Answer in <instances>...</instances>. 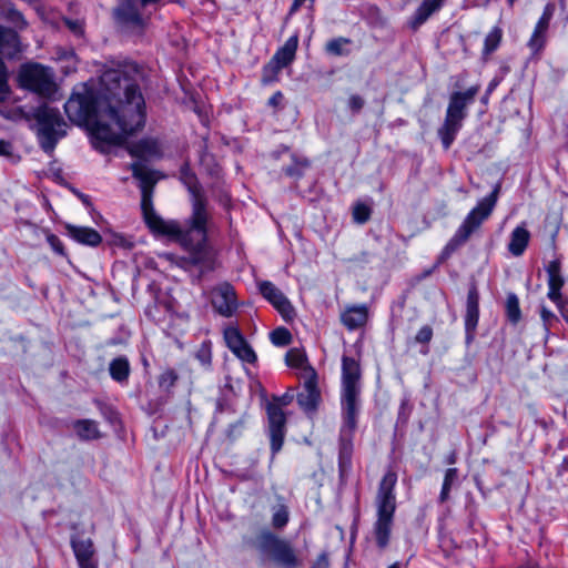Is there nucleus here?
<instances>
[{"label": "nucleus", "mask_w": 568, "mask_h": 568, "mask_svg": "<svg viewBox=\"0 0 568 568\" xmlns=\"http://www.w3.org/2000/svg\"><path fill=\"white\" fill-rule=\"evenodd\" d=\"M105 95L97 99L85 84L75 88L64 104L70 121L92 125L94 138L108 144H120L128 136L142 130L145 123V104L136 84L119 70H108L101 75Z\"/></svg>", "instance_id": "obj_1"}, {"label": "nucleus", "mask_w": 568, "mask_h": 568, "mask_svg": "<svg viewBox=\"0 0 568 568\" xmlns=\"http://www.w3.org/2000/svg\"><path fill=\"white\" fill-rule=\"evenodd\" d=\"M133 176L140 180L142 193L141 209L149 229L156 234L165 235L190 252L203 250L207 239V200L197 183L196 176L187 169L181 170V181L191 194L192 213L183 229L176 221H165L156 214L152 205V189L155 184L153 174L140 163L131 165Z\"/></svg>", "instance_id": "obj_2"}, {"label": "nucleus", "mask_w": 568, "mask_h": 568, "mask_svg": "<svg viewBox=\"0 0 568 568\" xmlns=\"http://www.w3.org/2000/svg\"><path fill=\"white\" fill-rule=\"evenodd\" d=\"M362 371L359 362L344 355L342 357L341 412L342 425L338 435V462L343 470L351 464L353 438L357 428L361 405Z\"/></svg>", "instance_id": "obj_3"}, {"label": "nucleus", "mask_w": 568, "mask_h": 568, "mask_svg": "<svg viewBox=\"0 0 568 568\" xmlns=\"http://www.w3.org/2000/svg\"><path fill=\"white\" fill-rule=\"evenodd\" d=\"M397 475L387 470L381 479L375 497L376 520L374 523V536L379 548L384 549L389 544L390 532L396 510L395 486Z\"/></svg>", "instance_id": "obj_4"}, {"label": "nucleus", "mask_w": 568, "mask_h": 568, "mask_svg": "<svg viewBox=\"0 0 568 568\" xmlns=\"http://www.w3.org/2000/svg\"><path fill=\"white\" fill-rule=\"evenodd\" d=\"M287 366L298 369L297 376L301 389L296 395L298 406L310 416H313L320 404V387L316 369L310 365L303 351L290 349L285 355Z\"/></svg>", "instance_id": "obj_5"}, {"label": "nucleus", "mask_w": 568, "mask_h": 568, "mask_svg": "<svg viewBox=\"0 0 568 568\" xmlns=\"http://www.w3.org/2000/svg\"><path fill=\"white\" fill-rule=\"evenodd\" d=\"M479 90L480 85L476 84L465 92L457 91L450 94L444 123L438 129V136L445 150H448L455 141L467 116V106L474 102Z\"/></svg>", "instance_id": "obj_6"}, {"label": "nucleus", "mask_w": 568, "mask_h": 568, "mask_svg": "<svg viewBox=\"0 0 568 568\" xmlns=\"http://www.w3.org/2000/svg\"><path fill=\"white\" fill-rule=\"evenodd\" d=\"M497 197L498 186L495 187L488 196L481 199L477 205L466 215L463 223L446 244L444 254L449 255L469 240L471 234L476 232L493 213V210L497 203Z\"/></svg>", "instance_id": "obj_7"}, {"label": "nucleus", "mask_w": 568, "mask_h": 568, "mask_svg": "<svg viewBox=\"0 0 568 568\" xmlns=\"http://www.w3.org/2000/svg\"><path fill=\"white\" fill-rule=\"evenodd\" d=\"M39 139L44 152L51 153L59 139L65 135V123L58 110L41 108L37 113Z\"/></svg>", "instance_id": "obj_8"}, {"label": "nucleus", "mask_w": 568, "mask_h": 568, "mask_svg": "<svg viewBox=\"0 0 568 568\" xmlns=\"http://www.w3.org/2000/svg\"><path fill=\"white\" fill-rule=\"evenodd\" d=\"M19 80L23 88L41 95H51L55 90L52 74L47 68L38 63L22 65L19 72Z\"/></svg>", "instance_id": "obj_9"}, {"label": "nucleus", "mask_w": 568, "mask_h": 568, "mask_svg": "<svg viewBox=\"0 0 568 568\" xmlns=\"http://www.w3.org/2000/svg\"><path fill=\"white\" fill-rule=\"evenodd\" d=\"M258 549L263 554L271 555L277 564L286 568H292L296 565V557L291 546L270 531H264L260 535Z\"/></svg>", "instance_id": "obj_10"}, {"label": "nucleus", "mask_w": 568, "mask_h": 568, "mask_svg": "<svg viewBox=\"0 0 568 568\" xmlns=\"http://www.w3.org/2000/svg\"><path fill=\"white\" fill-rule=\"evenodd\" d=\"M223 337L229 349L241 361L254 363L256 354L245 341L244 336L236 326H227L224 328Z\"/></svg>", "instance_id": "obj_11"}, {"label": "nucleus", "mask_w": 568, "mask_h": 568, "mask_svg": "<svg viewBox=\"0 0 568 568\" xmlns=\"http://www.w3.org/2000/svg\"><path fill=\"white\" fill-rule=\"evenodd\" d=\"M211 302L214 310L224 317H231L237 308L235 291L229 283H223L212 291Z\"/></svg>", "instance_id": "obj_12"}, {"label": "nucleus", "mask_w": 568, "mask_h": 568, "mask_svg": "<svg viewBox=\"0 0 568 568\" xmlns=\"http://www.w3.org/2000/svg\"><path fill=\"white\" fill-rule=\"evenodd\" d=\"M267 417L270 424L271 448L273 453H277L281 450L283 445L286 416L278 405L268 404Z\"/></svg>", "instance_id": "obj_13"}, {"label": "nucleus", "mask_w": 568, "mask_h": 568, "mask_svg": "<svg viewBox=\"0 0 568 568\" xmlns=\"http://www.w3.org/2000/svg\"><path fill=\"white\" fill-rule=\"evenodd\" d=\"M260 291L262 295L274 305L285 321H290L294 317V308L290 301L271 282L261 283Z\"/></svg>", "instance_id": "obj_14"}, {"label": "nucleus", "mask_w": 568, "mask_h": 568, "mask_svg": "<svg viewBox=\"0 0 568 568\" xmlns=\"http://www.w3.org/2000/svg\"><path fill=\"white\" fill-rule=\"evenodd\" d=\"M114 17L119 24L130 29H141L144 26V19L136 9L134 0H122L114 9Z\"/></svg>", "instance_id": "obj_15"}, {"label": "nucleus", "mask_w": 568, "mask_h": 568, "mask_svg": "<svg viewBox=\"0 0 568 568\" xmlns=\"http://www.w3.org/2000/svg\"><path fill=\"white\" fill-rule=\"evenodd\" d=\"M546 272L548 275V298L554 302L556 305H560L561 301H564L561 295V288L565 284V280L561 275V264L559 260H554L549 262L546 267Z\"/></svg>", "instance_id": "obj_16"}, {"label": "nucleus", "mask_w": 568, "mask_h": 568, "mask_svg": "<svg viewBox=\"0 0 568 568\" xmlns=\"http://www.w3.org/2000/svg\"><path fill=\"white\" fill-rule=\"evenodd\" d=\"M479 320V294L476 286H473L467 294L466 314H465V329L467 342L474 337Z\"/></svg>", "instance_id": "obj_17"}, {"label": "nucleus", "mask_w": 568, "mask_h": 568, "mask_svg": "<svg viewBox=\"0 0 568 568\" xmlns=\"http://www.w3.org/2000/svg\"><path fill=\"white\" fill-rule=\"evenodd\" d=\"M342 323L351 331L364 326L368 320L365 304L347 306L341 315Z\"/></svg>", "instance_id": "obj_18"}, {"label": "nucleus", "mask_w": 568, "mask_h": 568, "mask_svg": "<svg viewBox=\"0 0 568 568\" xmlns=\"http://www.w3.org/2000/svg\"><path fill=\"white\" fill-rule=\"evenodd\" d=\"M72 548L80 568H97L92 559L94 550L90 538L73 539Z\"/></svg>", "instance_id": "obj_19"}, {"label": "nucleus", "mask_w": 568, "mask_h": 568, "mask_svg": "<svg viewBox=\"0 0 568 568\" xmlns=\"http://www.w3.org/2000/svg\"><path fill=\"white\" fill-rule=\"evenodd\" d=\"M444 4L438 0H423L409 20V27L417 30L432 14L439 11Z\"/></svg>", "instance_id": "obj_20"}, {"label": "nucleus", "mask_w": 568, "mask_h": 568, "mask_svg": "<svg viewBox=\"0 0 568 568\" xmlns=\"http://www.w3.org/2000/svg\"><path fill=\"white\" fill-rule=\"evenodd\" d=\"M550 20V18H546V16L541 14L535 26L534 32L527 43L534 54L539 53L545 47L546 33L549 28Z\"/></svg>", "instance_id": "obj_21"}, {"label": "nucleus", "mask_w": 568, "mask_h": 568, "mask_svg": "<svg viewBox=\"0 0 568 568\" xmlns=\"http://www.w3.org/2000/svg\"><path fill=\"white\" fill-rule=\"evenodd\" d=\"M68 233L77 242L90 246H97L101 243V235L91 227L67 225Z\"/></svg>", "instance_id": "obj_22"}, {"label": "nucleus", "mask_w": 568, "mask_h": 568, "mask_svg": "<svg viewBox=\"0 0 568 568\" xmlns=\"http://www.w3.org/2000/svg\"><path fill=\"white\" fill-rule=\"evenodd\" d=\"M530 233L525 225L517 226L510 234L508 251L514 256H520L528 246Z\"/></svg>", "instance_id": "obj_23"}, {"label": "nucleus", "mask_w": 568, "mask_h": 568, "mask_svg": "<svg viewBox=\"0 0 568 568\" xmlns=\"http://www.w3.org/2000/svg\"><path fill=\"white\" fill-rule=\"evenodd\" d=\"M297 43L298 40L296 36L288 38L283 47H281L272 57L274 62L282 64L284 68L290 65L295 58Z\"/></svg>", "instance_id": "obj_24"}, {"label": "nucleus", "mask_w": 568, "mask_h": 568, "mask_svg": "<svg viewBox=\"0 0 568 568\" xmlns=\"http://www.w3.org/2000/svg\"><path fill=\"white\" fill-rule=\"evenodd\" d=\"M131 155L136 158H149L158 154V144L154 140L144 139L129 148Z\"/></svg>", "instance_id": "obj_25"}, {"label": "nucleus", "mask_w": 568, "mask_h": 568, "mask_svg": "<svg viewBox=\"0 0 568 568\" xmlns=\"http://www.w3.org/2000/svg\"><path fill=\"white\" fill-rule=\"evenodd\" d=\"M74 429L82 439H95L100 437L98 424L90 419L77 422Z\"/></svg>", "instance_id": "obj_26"}, {"label": "nucleus", "mask_w": 568, "mask_h": 568, "mask_svg": "<svg viewBox=\"0 0 568 568\" xmlns=\"http://www.w3.org/2000/svg\"><path fill=\"white\" fill-rule=\"evenodd\" d=\"M503 39V30L499 27H494L485 38L483 55L488 57L495 52Z\"/></svg>", "instance_id": "obj_27"}, {"label": "nucleus", "mask_w": 568, "mask_h": 568, "mask_svg": "<svg viewBox=\"0 0 568 568\" xmlns=\"http://www.w3.org/2000/svg\"><path fill=\"white\" fill-rule=\"evenodd\" d=\"M130 372L129 362L126 358L119 357L111 362L110 374L112 378L122 382L128 378Z\"/></svg>", "instance_id": "obj_28"}, {"label": "nucleus", "mask_w": 568, "mask_h": 568, "mask_svg": "<svg viewBox=\"0 0 568 568\" xmlns=\"http://www.w3.org/2000/svg\"><path fill=\"white\" fill-rule=\"evenodd\" d=\"M506 315L513 324H517L521 318L519 300L516 294L509 293L506 298Z\"/></svg>", "instance_id": "obj_29"}, {"label": "nucleus", "mask_w": 568, "mask_h": 568, "mask_svg": "<svg viewBox=\"0 0 568 568\" xmlns=\"http://www.w3.org/2000/svg\"><path fill=\"white\" fill-rule=\"evenodd\" d=\"M458 470L457 468H448L445 473L442 491L439 495V500L442 503L446 501L449 497V491L452 486L457 481Z\"/></svg>", "instance_id": "obj_30"}, {"label": "nucleus", "mask_w": 568, "mask_h": 568, "mask_svg": "<svg viewBox=\"0 0 568 568\" xmlns=\"http://www.w3.org/2000/svg\"><path fill=\"white\" fill-rule=\"evenodd\" d=\"M282 69H284L282 64L274 62V59H271L263 68L262 82L264 84H270L276 81Z\"/></svg>", "instance_id": "obj_31"}, {"label": "nucleus", "mask_w": 568, "mask_h": 568, "mask_svg": "<svg viewBox=\"0 0 568 568\" xmlns=\"http://www.w3.org/2000/svg\"><path fill=\"white\" fill-rule=\"evenodd\" d=\"M272 525L275 528L284 527L288 521V509L284 504H276L272 508Z\"/></svg>", "instance_id": "obj_32"}, {"label": "nucleus", "mask_w": 568, "mask_h": 568, "mask_svg": "<svg viewBox=\"0 0 568 568\" xmlns=\"http://www.w3.org/2000/svg\"><path fill=\"white\" fill-rule=\"evenodd\" d=\"M349 43L351 40L346 38L334 39L326 44V51L333 55H346L349 53Z\"/></svg>", "instance_id": "obj_33"}, {"label": "nucleus", "mask_w": 568, "mask_h": 568, "mask_svg": "<svg viewBox=\"0 0 568 568\" xmlns=\"http://www.w3.org/2000/svg\"><path fill=\"white\" fill-rule=\"evenodd\" d=\"M372 209L369 205L363 202H357L353 206V220L357 224H364L371 219Z\"/></svg>", "instance_id": "obj_34"}, {"label": "nucleus", "mask_w": 568, "mask_h": 568, "mask_svg": "<svg viewBox=\"0 0 568 568\" xmlns=\"http://www.w3.org/2000/svg\"><path fill=\"white\" fill-rule=\"evenodd\" d=\"M270 338L275 346H286L292 342V334L285 327H277L271 332Z\"/></svg>", "instance_id": "obj_35"}, {"label": "nucleus", "mask_w": 568, "mask_h": 568, "mask_svg": "<svg viewBox=\"0 0 568 568\" xmlns=\"http://www.w3.org/2000/svg\"><path fill=\"white\" fill-rule=\"evenodd\" d=\"M308 169L306 160H294V165L285 168V173L288 176L295 178L302 175Z\"/></svg>", "instance_id": "obj_36"}, {"label": "nucleus", "mask_w": 568, "mask_h": 568, "mask_svg": "<svg viewBox=\"0 0 568 568\" xmlns=\"http://www.w3.org/2000/svg\"><path fill=\"white\" fill-rule=\"evenodd\" d=\"M178 379V374L173 369L164 371L159 378V385L163 388L172 387Z\"/></svg>", "instance_id": "obj_37"}, {"label": "nucleus", "mask_w": 568, "mask_h": 568, "mask_svg": "<svg viewBox=\"0 0 568 568\" xmlns=\"http://www.w3.org/2000/svg\"><path fill=\"white\" fill-rule=\"evenodd\" d=\"M540 317L542 320L546 332H549L554 323L558 322V317L546 306H541Z\"/></svg>", "instance_id": "obj_38"}, {"label": "nucleus", "mask_w": 568, "mask_h": 568, "mask_svg": "<svg viewBox=\"0 0 568 568\" xmlns=\"http://www.w3.org/2000/svg\"><path fill=\"white\" fill-rule=\"evenodd\" d=\"M433 338V328L429 325L420 327L415 336V341L420 344H427Z\"/></svg>", "instance_id": "obj_39"}, {"label": "nucleus", "mask_w": 568, "mask_h": 568, "mask_svg": "<svg viewBox=\"0 0 568 568\" xmlns=\"http://www.w3.org/2000/svg\"><path fill=\"white\" fill-rule=\"evenodd\" d=\"M47 241L51 248L59 255H64V247L60 239L54 234H48Z\"/></svg>", "instance_id": "obj_40"}, {"label": "nucleus", "mask_w": 568, "mask_h": 568, "mask_svg": "<svg viewBox=\"0 0 568 568\" xmlns=\"http://www.w3.org/2000/svg\"><path fill=\"white\" fill-rule=\"evenodd\" d=\"M8 19L20 29H23L27 26V22L24 21L22 14L18 10L10 9L8 11Z\"/></svg>", "instance_id": "obj_41"}, {"label": "nucleus", "mask_w": 568, "mask_h": 568, "mask_svg": "<svg viewBox=\"0 0 568 568\" xmlns=\"http://www.w3.org/2000/svg\"><path fill=\"white\" fill-rule=\"evenodd\" d=\"M364 105V100L359 95H351L348 99V106L352 111L358 112Z\"/></svg>", "instance_id": "obj_42"}, {"label": "nucleus", "mask_w": 568, "mask_h": 568, "mask_svg": "<svg viewBox=\"0 0 568 568\" xmlns=\"http://www.w3.org/2000/svg\"><path fill=\"white\" fill-rule=\"evenodd\" d=\"M64 22L74 34L81 36L83 33V26L79 20L67 19Z\"/></svg>", "instance_id": "obj_43"}, {"label": "nucleus", "mask_w": 568, "mask_h": 568, "mask_svg": "<svg viewBox=\"0 0 568 568\" xmlns=\"http://www.w3.org/2000/svg\"><path fill=\"white\" fill-rule=\"evenodd\" d=\"M499 79L495 78L493 79L488 87H487V90H486V93L484 94V97L481 98V102L484 104H487L488 103V100H489V95L491 94V92L498 87L499 84Z\"/></svg>", "instance_id": "obj_44"}, {"label": "nucleus", "mask_w": 568, "mask_h": 568, "mask_svg": "<svg viewBox=\"0 0 568 568\" xmlns=\"http://www.w3.org/2000/svg\"><path fill=\"white\" fill-rule=\"evenodd\" d=\"M283 101V94L282 92L277 91L275 92L268 100V104L273 108H277L281 105Z\"/></svg>", "instance_id": "obj_45"}, {"label": "nucleus", "mask_w": 568, "mask_h": 568, "mask_svg": "<svg viewBox=\"0 0 568 568\" xmlns=\"http://www.w3.org/2000/svg\"><path fill=\"white\" fill-rule=\"evenodd\" d=\"M12 154V145L9 142L0 141V155L10 156Z\"/></svg>", "instance_id": "obj_46"}, {"label": "nucleus", "mask_w": 568, "mask_h": 568, "mask_svg": "<svg viewBox=\"0 0 568 568\" xmlns=\"http://www.w3.org/2000/svg\"><path fill=\"white\" fill-rule=\"evenodd\" d=\"M567 302L564 300L561 301L560 305H556L562 316V318L567 322L568 324V308H567Z\"/></svg>", "instance_id": "obj_47"}, {"label": "nucleus", "mask_w": 568, "mask_h": 568, "mask_svg": "<svg viewBox=\"0 0 568 568\" xmlns=\"http://www.w3.org/2000/svg\"><path fill=\"white\" fill-rule=\"evenodd\" d=\"M555 13V4L554 3H547L544 8L542 16H546V18H552Z\"/></svg>", "instance_id": "obj_48"}, {"label": "nucleus", "mask_w": 568, "mask_h": 568, "mask_svg": "<svg viewBox=\"0 0 568 568\" xmlns=\"http://www.w3.org/2000/svg\"><path fill=\"white\" fill-rule=\"evenodd\" d=\"M293 397H294V396H293L292 394L286 393V394L281 398V404H282V405H284V406H285V405H288V404L292 402Z\"/></svg>", "instance_id": "obj_49"}, {"label": "nucleus", "mask_w": 568, "mask_h": 568, "mask_svg": "<svg viewBox=\"0 0 568 568\" xmlns=\"http://www.w3.org/2000/svg\"><path fill=\"white\" fill-rule=\"evenodd\" d=\"M140 1H141V4H142V6H146V4L155 3V2H158L159 0H140Z\"/></svg>", "instance_id": "obj_50"}, {"label": "nucleus", "mask_w": 568, "mask_h": 568, "mask_svg": "<svg viewBox=\"0 0 568 568\" xmlns=\"http://www.w3.org/2000/svg\"><path fill=\"white\" fill-rule=\"evenodd\" d=\"M448 463H449V464H454V463H455V455H454V454H452V455L449 456Z\"/></svg>", "instance_id": "obj_51"}, {"label": "nucleus", "mask_w": 568, "mask_h": 568, "mask_svg": "<svg viewBox=\"0 0 568 568\" xmlns=\"http://www.w3.org/2000/svg\"><path fill=\"white\" fill-rule=\"evenodd\" d=\"M388 568H400V565H399V562H394Z\"/></svg>", "instance_id": "obj_52"}, {"label": "nucleus", "mask_w": 568, "mask_h": 568, "mask_svg": "<svg viewBox=\"0 0 568 568\" xmlns=\"http://www.w3.org/2000/svg\"><path fill=\"white\" fill-rule=\"evenodd\" d=\"M507 1H508V3H509L510 6H513V4H514V2H515L516 0H507Z\"/></svg>", "instance_id": "obj_53"}, {"label": "nucleus", "mask_w": 568, "mask_h": 568, "mask_svg": "<svg viewBox=\"0 0 568 568\" xmlns=\"http://www.w3.org/2000/svg\"><path fill=\"white\" fill-rule=\"evenodd\" d=\"M438 1L444 4L446 0H438Z\"/></svg>", "instance_id": "obj_54"}, {"label": "nucleus", "mask_w": 568, "mask_h": 568, "mask_svg": "<svg viewBox=\"0 0 568 568\" xmlns=\"http://www.w3.org/2000/svg\"><path fill=\"white\" fill-rule=\"evenodd\" d=\"M560 3H561V6L564 7V4H565V3H564V0H560Z\"/></svg>", "instance_id": "obj_55"}]
</instances>
